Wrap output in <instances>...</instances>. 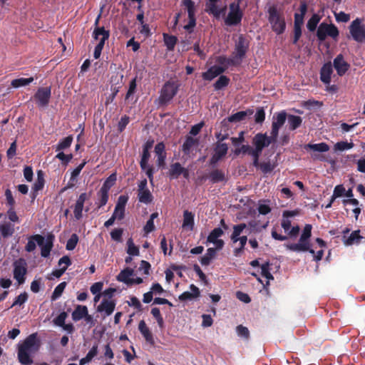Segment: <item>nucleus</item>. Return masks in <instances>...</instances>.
<instances>
[{
	"instance_id": "nucleus-1",
	"label": "nucleus",
	"mask_w": 365,
	"mask_h": 365,
	"mask_svg": "<svg viewBox=\"0 0 365 365\" xmlns=\"http://www.w3.org/2000/svg\"><path fill=\"white\" fill-rule=\"evenodd\" d=\"M39 342L36 334L29 335L18 345V359L22 365L33 364L32 355L39 349Z\"/></svg>"
},
{
	"instance_id": "nucleus-2",
	"label": "nucleus",
	"mask_w": 365,
	"mask_h": 365,
	"mask_svg": "<svg viewBox=\"0 0 365 365\" xmlns=\"http://www.w3.org/2000/svg\"><path fill=\"white\" fill-rule=\"evenodd\" d=\"M268 21L274 32L282 34L286 29V22L283 11L276 5L270 6L267 9Z\"/></svg>"
},
{
	"instance_id": "nucleus-3",
	"label": "nucleus",
	"mask_w": 365,
	"mask_h": 365,
	"mask_svg": "<svg viewBox=\"0 0 365 365\" xmlns=\"http://www.w3.org/2000/svg\"><path fill=\"white\" fill-rule=\"evenodd\" d=\"M181 3L188 16V22L183 26V28L187 32L191 33L196 26L197 5L192 0H182Z\"/></svg>"
},
{
	"instance_id": "nucleus-4",
	"label": "nucleus",
	"mask_w": 365,
	"mask_h": 365,
	"mask_svg": "<svg viewBox=\"0 0 365 365\" xmlns=\"http://www.w3.org/2000/svg\"><path fill=\"white\" fill-rule=\"evenodd\" d=\"M241 0L237 2H232L230 4L229 12L225 19V23L227 26H235L239 24L242 19V11L240 7Z\"/></svg>"
},
{
	"instance_id": "nucleus-5",
	"label": "nucleus",
	"mask_w": 365,
	"mask_h": 365,
	"mask_svg": "<svg viewBox=\"0 0 365 365\" xmlns=\"http://www.w3.org/2000/svg\"><path fill=\"white\" fill-rule=\"evenodd\" d=\"M178 91V84L174 81H167L163 86L160 95V101L161 103L166 104L170 102L173 97L177 94Z\"/></svg>"
},
{
	"instance_id": "nucleus-6",
	"label": "nucleus",
	"mask_w": 365,
	"mask_h": 365,
	"mask_svg": "<svg viewBox=\"0 0 365 365\" xmlns=\"http://www.w3.org/2000/svg\"><path fill=\"white\" fill-rule=\"evenodd\" d=\"M349 32L353 39L359 43H365V24L357 18L349 26Z\"/></svg>"
},
{
	"instance_id": "nucleus-7",
	"label": "nucleus",
	"mask_w": 365,
	"mask_h": 365,
	"mask_svg": "<svg viewBox=\"0 0 365 365\" xmlns=\"http://www.w3.org/2000/svg\"><path fill=\"white\" fill-rule=\"evenodd\" d=\"M339 36V30L334 24H328L327 23H322L319 24L317 31V36L319 41H323L327 36H330L334 39H336Z\"/></svg>"
},
{
	"instance_id": "nucleus-8",
	"label": "nucleus",
	"mask_w": 365,
	"mask_h": 365,
	"mask_svg": "<svg viewBox=\"0 0 365 365\" xmlns=\"http://www.w3.org/2000/svg\"><path fill=\"white\" fill-rule=\"evenodd\" d=\"M14 278L17 281L19 284L25 282L26 274L27 273L26 262L25 259L19 258L16 260L14 264Z\"/></svg>"
},
{
	"instance_id": "nucleus-9",
	"label": "nucleus",
	"mask_w": 365,
	"mask_h": 365,
	"mask_svg": "<svg viewBox=\"0 0 365 365\" xmlns=\"http://www.w3.org/2000/svg\"><path fill=\"white\" fill-rule=\"evenodd\" d=\"M287 120V113L284 110L277 113L273 115L272 130L270 134L272 138H277L279 134V130L284 124Z\"/></svg>"
},
{
	"instance_id": "nucleus-10",
	"label": "nucleus",
	"mask_w": 365,
	"mask_h": 365,
	"mask_svg": "<svg viewBox=\"0 0 365 365\" xmlns=\"http://www.w3.org/2000/svg\"><path fill=\"white\" fill-rule=\"evenodd\" d=\"M276 140L277 138H272L271 134L270 136H267L266 133H257L254 137L252 143L255 148L262 151L264 148L269 146L272 143H274Z\"/></svg>"
},
{
	"instance_id": "nucleus-11",
	"label": "nucleus",
	"mask_w": 365,
	"mask_h": 365,
	"mask_svg": "<svg viewBox=\"0 0 365 365\" xmlns=\"http://www.w3.org/2000/svg\"><path fill=\"white\" fill-rule=\"evenodd\" d=\"M223 235V230L220 227H216L211 231L207 238L206 244L211 243L215 246L217 250L223 248L225 242L222 240L220 239Z\"/></svg>"
},
{
	"instance_id": "nucleus-12",
	"label": "nucleus",
	"mask_w": 365,
	"mask_h": 365,
	"mask_svg": "<svg viewBox=\"0 0 365 365\" xmlns=\"http://www.w3.org/2000/svg\"><path fill=\"white\" fill-rule=\"evenodd\" d=\"M51 88L41 87L39 88L34 95V98L39 107H46L51 98Z\"/></svg>"
},
{
	"instance_id": "nucleus-13",
	"label": "nucleus",
	"mask_w": 365,
	"mask_h": 365,
	"mask_svg": "<svg viewBox=\"0 0 365 365\" xmlns=\"http://www.w3.org/2000/svg\"><path fill=\"white\" fill-rule=\"evenodd\" d=\"M287 250L293 252H307L309 251L311 254H314V250L311 248L310 242L308 240H304L302 237L299 238V242L294 244L284 245Z\"/></svg>"
},
{
	"instance_id": "nucleus-14",
	"label": "nucleus",
	"mask_w": 365,
	"mask_h": 365,
	"mask_svg": "<svg viewBox=\"0 0 365 365\" xmlns=\"http://www.w3.org/2000/svg\"><path fill=\"white\" fill-rule=\"evenodd\" d=\"M34 237L36 238L37 245L41 247V256L43 257H48L53 247L52 240L48 237L45 240L41 235H35Z\"/></svg>"
},
{
	"instance_id": "nucleus-15",
	"label": "nucleus",
	"mask_w": 365,
	"mask_h": 365,
	"mask_svg": "<svg viewBox=\"0 0 365 365\" xmlns=\"http://www.w3.org/2000/svg\"><path fill=\"white\" fill-rule=\"evenodd\" d=\"M128 200V197L125 195H120L118 198L112 216L118 220H121L125 216V206Z\"/></svg>"
},
{
	"instance_id": "nucleus-16",
	"label": "nucleus",
	"mask_w": 365,
	"mask_h": 365,
	"mask_svg": "<svg viewBox=\"0 0 365 365\" xmlns=\"http://www.w3.org/2000/svg\"><path fill=\"white\" fill-rule=\"evenodd\" d=\"M115 307V302L112 299L103 298L97 307V312L103 315V318L112 314Z\"/></svg>"
},
{
	"instance_id": "nucleus-17",
	"label": "nucleus",
	"mask_w": 365,
	"mask_h": 365,
	"mask_svg": "<svg viewBox=\"0 0 365 365\" xmlns=\"http://www.w3.org/2000/svg\"><path fill=\"white\" fill-rule=\"evenodd\" d=\"M228 150V146L226 143H217L214 153L210 158V164L215 165L217 163L222 157H224Z\"/></svg>"
},
{
	"instance_id": "nucleus-18",
	"label": "nucleus",
	"mask_w": 365,
	"mask_h": 365,
	"mask_svg": "<svg viewBox=\"0 0 365 365\" xmlns=\"http://www.w3.org/2000/svg\"><path fill=\"white\" fill-rule=\"evenodd\" d=\"M333 66L338 75L343 76L349 69V64L344 60L341 54H339L333 61Z\"/></svg>"
},
{
	"instance_id": "nucleus-19",
	"label": "nucleus",
	"mask_w": 365,
	"mask_h": 365,
	"mask_svg": "<svg viewBox=\"0 0 365 365\" xmlns=\"http://www.w3.org/2000/svg\"><path fill=\"white\" fill-rule=\"evenodd\" d=\"M219 1H207L205 5V11L209 14L213 15L215 18H219L225 11L226 7L220 8L218 5Z\"/></svg>"
},
{
	"instance_id": "nucleus-20",
	"label": "nucleus",
	"mask_w": 365,
	"mask_h": 365,
	"mask_svg": "<svg viewBox=\"0 0 365 365\" xmlns=\"http://www.w3.org/2000/svg\"><path fill=\"white\" fill-rule=\"evenodd\" d=\"M109 36V31L105 30L103 27H96L93 33V37L95 40L98 41L97 44L101 43L103 48L104 47L106 41L108 39Z\"/></svg>"
},
{
	"instance_id": "nucleus-21",
	"label": "nucleus",
	"mask_w": 365,
	"mask_h": 365,
	"mask_svg": "<svg viewBox=\"0 0 365 365\" xmlns=\"http://www.w3.org/2000/svg\"><path fill=\"white\" fill-rule=\"evenodd\" d=\"M349 230L346 229L344 231V243L345 245L350 246L354 244H359L362 237L359 235V230H355L352 232L348 237L346 234H348Z\"/></svg>"
},
{
	"instance_id": "nucleus-22",
	"label": "nucleus",
	"mask_w": 365,
	"mask_h": 365,
	"mask_svg": "<svg viewBox=\"0 0 365 365\" xmlns=\"http://www.w3.org/2000/svg\"><path fill=\"white\" fill-rule=\"evenodd\" d=\"M247 42L245 38L240 36L235 46V57L241 59L246 53L247 49Z\"/></svg>"
},
{
	"instance_id": "nucleus-23",
	"label": "nucleus",
	"mask_w": 365,
	"mask_h": 365,
	"mask_svg": "<svg viewBox=\"0 0 365 365\" xmlns=\"http://www.w3.org/2000/svg\"><path fill=\"white\" fill-rule=\"evenodd\" d=\"M134 276V270L131 268L127 267L120 271L117 276V280L124 284L130 286L132 278Z\"/></svg>"
},
{
	"instance_id": "nucleus-24",
	"label": "nucleus",
	"mask_w": 365,
	"mask_h": 365,
	"mask_svg": "<svg viewBox=\"0 0 365 365\" xmlns=\"http://www.w3.org/2000/svg\"><path fill=\"white\" fill-rule=\"evenodd\" d=\"M225 71V68L213 66L202 75L204 80L211 81Z\"/></svg>"
},
{
	"instance_id": "nucleus-25",
	"label": "nucleus",
	"mask_w": 365,
	"mask_h": 365,
	"mask_svg": "<svg viewBox=\"0 0 365 365\" xmlns=\"http://www.w3.org/2000/svg\"><path fill=\"white\" fill-rule=\"evenodd\" d=\"M86 193H81L76 200L73 210V214L76 220H79L82 217L84 202L86 200Z\"/></svg>"
},
{
	"instance_id": "nucleus-26",
	"label": "nucleus",
	"mask_w": 365,
	"mask_h": 365,
	"mask_svg": "<svg viewBox=\"0 0 365 365\" xmlns=\"http://www.w3.org/2000/svg\"><path fill=\"white\" fill-rule=\"evenodd\" d=\"M190 291L184 292L182 293L179 299L181 301H186V300H192L195 298H197L200 295V289L198 287H197L194 284H191L190 286Z\"/></svg>"
},
{
	"instance_id": "nucleus-27",
	"label": "nucleus",
	"mask_w": 365,
	"mask_h": 365,
	"mask_svg": "<svg viewBox=\"0 0 365 365\" xmlns=\"http://www.w3.org/2000/svg\"><path fill=\"white\" fill-rule=\"evenodd\" d=\"M332 66L331 63H328L324 64L322 69L320 73V78L321 81L324 83L325 84H329L331 82V76L332 73Z\"/></svg>"
},
{
	"instance_id": "nucleus-28",
	"label": "nucleus",
	"mask_w": 365,
	"mask_h": 365,
	"mask_svg": "<svg viewBox=\"0 0 365 365\" xmlns=\"http://www.w3.org/2000/svg\"><path fill=\"white\" fill-rule=\"evenodd\" d=\"M138 329L147 342L150 344H154L153 334H151L149 328L147 327L145 322L143 320L139 322Z\"/></svg>"
},
{
	"instance_id": "nucleus-29",
	"label": "nucleus",
	"mask_w": 365,
	"mask_h": 365,
	"mask_svg": "<svg viewBox=\"0 0 365 365\" xmlns=\"http://www.w3.org/2000/svg\"><path fill=\"white\" fill-rule=\"evenodd\" d=\"M182 228L189 231L194 228V215L188 210L183 212Z\"/></svg>"
},
{
	"instance_id": "nucleus-30",
	"label": "nucleus",
	"mask_w": 365,
	"mask_h": 365,
	"mask_svg": "<svg viewBox=\"0 0 365 365\" xmlns=\"http://www.w3.org/2000/svg\"><path fill=\"white\" fill-rule=\"evenodd\" d=\"M14 225L11 222L0 223V233L3 237H11L14 232Z\"/></svg>"
},
{
	"instance_id": "nucleus-31",
	"label": "nucleus",
	"mask_w": 365,
	"mask_h": 365,
	"mask_svg": "<svg viewBox=\"0 0 365 365\" xmlns=\"http://www.w3.org/2000/svg\"><path fill=\"white\" fill-rule=\"evenodd\" d=\"M88 308L84 305H77L72 312V319L78 322L87 315Z\"/></svg>"
},
{
	"instance_id": "nucleus-32",
	"label": "nucleus",
	"mask_w": 365,
	"mask_h": 365,
	"mask_svg": "<svg viewBox=\"0 0 365 365\" xmlns=\"http://www.w3.org/2000/svg\"><path fill=\"white\" fill-rule=\"evenodd\" d=\"M216 248L210 247L207 250L206 253L201 257L200 263L203 266L209 265L216 256Z\"/></svg>"
},
{
	"instance_id": "nucleus-33",
	"label": "nucleus",
	"mask_w": 365,
	"mask_h": 365,
	"mask_svg": "<svg viewBox=\"0 0 365 365\" xmlns=\"http://www.w3.org/2000/svg\"><path fill=\"white\" fill-rule=\"evenodd\" d=\"M287 125L289 126V129L291 130H294L299 128L302 123V118L298 115H287Z\"/></svg>"
},
{
	"instance_id": "nucleus-34",
	"label": "nucleus",
	"mask_w": 365,
	"mask_h": 365,
	"mask_svg": "<svg viewBox=\"0 0 365 365\" xmlns=\"http://www.w3.org/2000/svg\"><path fill=\"white\" fill-rule=\"evenodd\" d=\"M246 227L247 226L245 223H240L233 226V232L230 236V239L233 243H237L238 242V238L240 237V235Z\"/></svg>"
},
{
	"instance_id": "nucleus-35",
	"label": "nucleus",
	"mask_w": 365,
	"mask_h": 365,
	"mask_svg": "<svg viewBox=\"0 0 365 365\" xmlns=\"http://www.w3.org/2000/svg\"><path fill=\"white\" fill-rule=\"evenodd\" d=\"M183 172V167L179 163L170 165L168 175L171 179H177Z\"/></svg>"
},
{
	"instance_id": "nucleus-36",
	"label": "nucleus",
	"mask_w": 365,
	"mask_h": 365,
	"mask_svg": "<svg viewBox=\"0 0 365 365\" xmlns=\"http://www.w3.org/2000/svg\"><path fill=\"white\" fill-rule=\"evenodd\" d=\"M97 354H98V346L94 345L87 353L86 356L80 360L79 364L85 365L86 364L89 363L93 359V358L97 355Z\"/></svg>"
},
{
	"instance_id": "nucleus-37",
	"label": "nucleus",
	"mask_w": 365,
	"mask_h": 365,
	"mask_svg": "<svg viewBox=\"0 0 365 365\" xmlns=\"http://www.w3.org/2000/svg\"><path fill=\"white\" fill-rule=\"evenodd\" d=\"M306 148H309L314 152L324 153L329 150V146L326 143H320L317 144H307Z\"/></svg>"
},
{
	"instance_id": "nucleus-38",
	"label": "nucleus",
	"mask_w": 365,
	"mask_h": 365,
	"mask_svg": "<svg viewBox=\"0 0 365 365\" xmlns=\"http://www.w3.org/2000/svg\"><path fill=\"white\" fill-rule=\"evenodd\" d=\"M73 137L71 135L67 136L59 141L56 147V151H63V150L69 148L72 143Z\"/></svg>"
},
{
	"instance_id": "nucleus-39",
	"label": "nucleus",
	"mask_w": 365,
	"mask_h": 365,
	"mask_svg": "<svg viewBox=\"0 0 365 365\" xmlns=\"http://www.w3.org/2000/svg\"><path fill=\"white\" fill-rule=\"evenodd\" d=\"M44 177L43 173L41 170L37 172V179L34 184L33 190L35 192L42 190L44 186Z\"/></svg>"
},
{
	"instance_id": "nucleus-40",
	"label": "nucleus",
	"mask_w": 365,
	"mask_h": 365,
	"mask_svg": "<svg viewBox=\"0 0 365 365\" xmlns=\"http://www.w3.org/2000/svg\"><path fill=\"white\" fill-rule=\"evenodd\" d=\"M33 81H34L33 77H30L28 78H20L13 80L11 81V84L14 88H20L22 86H27L29 83H32Z\"/></svg>"
},
{
	"instance_id": "nucleus-41",
	"label": "nucleus",
	"mask_w": 365,
	"mask_h": 365,
	"mask_svg": "<svg viewBox=\"0 0 365 365\" xmlns=\"http://www.w3.org/2000/svg\"><path fill=\"white\" fill-rule=\"evenodd\" d=\"M153 197L150 190H138V200L140 202L148 204L152 201Z\"/></svg>"
},
{
	"instance_id": "nucleus-42",
	"label": "nucleus",
	"mask_w": 365,
	"mask_h": 365,
	"mask_svg": "<svg viewBox=\"0 0 365 365\" xmlns=\"http://www.w3.org/2000/svg\"><path fill=\"white\" fill-rule=\"evenodd\" d=\"M127 253L130 256H138L140 254L139 248L134 244L132 238H129L126 242Z\"/></svg>"
},
{
	"instance_id": "nucleus-43",
	"label": "nucleus",
	"mask_w": 365,
	"mask_h": 365,
	"mask_svg": "<svg viewBox=\"0 0 365 365\" xmlns=\"http://www.w3.org/2000/svg\"><path fill=\"white\" fill-rule=\"evenodd\" d=\"M354 145L352 142L348 143L346 141H340L337 142L334 145V149L335 151H344L351 149Z\"/></svg>"
},
{
	"instance_id": "nucleus-44",
	"label": "nucleus",
	"mask_w": 365,
	"mask_h": 365,
	"mask_svg": "<svg viewBox=\"0 0 365 365\" xmlns=\"http://www.w3.org/2000/svg\"><path fill=\"white\" fill-rule=\"evenodd\" d=\"M197 144V141L196 139H194L192 137H187L183 145H182V150L185 153H189L191 148Z\"/></svg>"
},
{
	"instance_id": "nucleus-45",
	"label": "nucleus",
	"mask_w": 365,
	"mask_h": 365,
	"mask_svg": "<svg viewBox=\"0 0 365 365\" xmlns=\"http://www.w3.org/2000/svg\"><path fill=\"white\" fill-rule=\"evenodd\" d=\"M230 82V79L225 76H220L217 81L214 84V88L216 91L221 90L226 87Z\"/></svg>"
},
{
	"instance_id": "nucleus-46",
	"label": "nucleus",
	"mask_w": 365,
	"mask_h": 365,
	"mask_svg": "<svg viewBox=\"0 0 365 365\" xmlns=\"http://www.w3.org/2000/svg\"><path fill=\"white\" fill-rule=\"evenodd\" d=\"M66 287V282H65L60 283L57 287H56V288L54 289V291L52 294L51 299L53 301H55L57 299H58L61 296L62 293L63 292Z\"/></svg>"
},
{
	"instance_id": "nucleus-47",
	"label": "nucleus",
	"mask_w": 365,
	"mask_h": 365,
	"mask_svg": "<svg viewBox=\"0 0 365 365\" xmlns=\"http://www.w3.org/2000/svg\"><path fill=\"white\" fill-rule=\"evenodd\" d=\"M320 21V18L317 14H313L307 22V27L310 31H314Z\"/></svg>"
},
{
	"instance_id": "nucleus-48",
	"label": "nucleus",
	"mask_w": 365,
	"mask_h": 365,
	"mask_svg": "<svg viewBox=\"0 0 365 365\" xmlns=\"http://www.w3.org/2000/svg\"><path fill=\"white\" fill-rule=\"evenodd\" d=\"M247 113L246 111H239L236 113L230 115L228 118V121L231 123H237L240 122L245 118L247 116Z\"/></svg>"
},
{
	"instance_id": "nucleus-49",
	"label": "nucleus",
	"mask_w": 365,
	"mask_h": 365,
	"mask_svg": "<svg viewBox=\"0 0 365 365\" xmlns=\"http://www.w3.org/2000/svg\"><path fill=\"white\" fill-rule=\"evenodd\" d=\"M210 178L213 182H217L224 180L225 175L222 171L215 170L210 173Z\"/></svg>"
},
{
	"instance_id": "nucleus-50",
	"label": "nucleus",
	"mask_w": 365,
	"mask_h": 365,
	"mask_svg": "<svg viewBox=\"0 0 365 365\" xmlns=\"http://www.w3.org/2000/svg\"><path fill=\"white\" fill-rule=\"evenodd\" d=\"M164 42L168 49L171 51L176 44L177 38L173 36L164 35Z\"/></svg>"
},
{
	"instance_id": "nucleus-51",
	"label": "nucleus",
	"mask_w": 365,
	"mask_h": 365,
	"mask_svg": "<svg viewBox=\"0 0 365 365\" xmlns=\"http://www.w3.org/2000/svg\"><path fill=\"white\" fill-rule=\"evenodd\" d=\"M78 237L76 234H73L66 242V250H73L77 245Z\"/></svg>"
},
{
	"instance_id": "nucleus-52",
	"label": "nucleus",
	"mask_w": 365,
	"mask_h": 365,
	"mask_svg": "<svg viewBox=\"0 0 365 365\" xmlns=\"http://www.w3.org/2000/svg\"><path fill=\"white\" fill-rule=\"evenodd\" d=\"M269 264L268 262L264 263L261 266L262 274L263 277H264L267 279V284H269V280L274 279L273 276L272 275V274L269 272Z\"/></svg>"
},
{
	"instance_id": "nucleus-53",
	"label": "nucleus",
	"mask_w": 365,
	"mask_h": 365,
	"mask_svg": "<svg viewBox=\"0 0 365 365\" xmlns=\"http://www.w3.org/2000/svg\"><path fill=\"white\" fill-rule=\"evenodd\" d=\"M150 153L147 150H143V154L141 157V160L140 162V168L143 170H145L146 168L148 166V160L150 158Z\"/></svg>"
},
{
	"instance_id": "nucleus-54",
	"label": "nucleus",
	"mask_w": 365,
	"mask_h": 365,
	"mask_svg": "<svg viewBox=\"0 0 365 365\" xmlns=\"http://www.w3.org/2000/svg\"><path fill=\"white\" fill-rule=\"evenodd\" d=\"M108 191L106 188H101L99 194H100V205L99 207H103L106 205L108 200Z\"/></svg>"
},
{
	"instance_id": "nucleus-55",
	"label": "nucleus",
	"mask_w": 365,
	"mask_h": 365,
	"mask_svg": "<svg viewBox=\"0 0 365 365\" xmlns=\"http://www.w3.org/2000/svg\"><path fill=\"white\" fill-rule=\"evenodd\" d=\"M28 299V295L26 292L20 294L14 300L10 308L16 306L24 304Z\"/></svg>"
},
{
	"instance_id": "nucleus-56",
	"label": "nucleus",
	"mask_w": 365,
	"mask_h": 365,
	"mask_svg": "<svg viewBox=\"0 0 365 365\" xmlns=\"http://www.w3.org/2000/svg\"><path fill=\"white\" fill-rule=\"evenodd\" d=\"M150 269V264L145 260H142L138 267V271L146 275H149Z\"/></svg>"
},
{
	"instance_id": "nucleus-57",
	"label": "nucleus",
	"mask_w": 365,
	"mask_h": 365,
	"mask_svg": "<svg viewBox=\"0 0 365 365\" xmlns=\"http://www.w3.org/2000/svg\"><path fill=\"white\" fill-rule=\"evenodd\" d=\"M66 318H67L66 312H63L60 313L58 314V316L56 317L53 319V323L56 326L61 327V326L64 325Z\"/></svg>"
},
{
	"instance_id": "nucleus-58",
	"label": "nucleus",
	"mask_w": 365,
	"mask_h": 365,
	"mask_svg": "<svg viewBox=\"0 0 365 365\" xmlns=\"http://www.w3.org/2000/svg\"><path fill=\"white\" fill-rule=\"evenodd\" d=\"M236 331H237L238 336L246 339H248L250 332L247 327H245L242 325H239L236 328Z\"/></svg>"
},
{
	"instance_id": "nucleus-59",
	"label": "nucleus",
	"mask_w": 365,
	"mask_h": 365,
	"mask_svg": "<svg viewBox=\"0 0 365 365\" xmlns=\"http://www.w3.org/2000/svg\"><path fill=\"white\" fill-rule=\"evenodd\" d=\"M116 180V176L115 174L110 175L107 180L103 183L102 188H106L107 190H109L110 188L114 185Z\"/></svg>"
},
{
	"instance_id": "nucleus-60",
	"label": "nucleus",
	"mask_w": 365,
	"mask_h": 365,
	"mask_svg": "<svg viewBox=\"0 0 365 365\" xmlns=\"http://www.w3.org/2000/svg\"><path fill=\"white\" fill-rule=\"evenodd\" d=\"M58 264L61 268H65L66 271L68 266L71 264V259L69 258L68 256H63L61 258H60Z\"/></svg>"
},
{
	"instance_id": "nucleus-61",
	"label": "nucleus",
	"mask_w": 365,
	"mask_h": 365,
	"mask_svg": "<svg viewBox=\"0 0 365 365\" xmlns=\"http://www.w3.org/2000/svg\"><path fill=\"white\" fill-rule=\"evenodd\" d=\"M274 166L270 162H264L260 163L259 168L264 174L272 172Z\"/></svg>"
},
{
	"instance_id": "nucleus-62",
	"label": "nucleus",
	"mask_w": 365,
	"mask_h": 365,
	"mask_svg": "<svg viewBox=\"0 0 365 365\" xmlns=\"http://www.w3.org/2000/svg\"><path fill=\"white\" fill-rule=\"evenodd\" d=\"M336 20L339 22H347L350 19V16L343 11L334 13Z\"/></svg>"
},
{
	"instance_id": "nucleus-63",
	"label": "nucleus",
	"mask_w": 365,
	"mask_h": 365,
	"mask_svg": "<svg viewBox=\"0 0 365 365\" xmlns=\"http://www.w3.org/2000/svg\"><path fill=\"white\" fill-rule=\"evenodd\" d=\"M123 232V229L121 228L114 229L110 232V237L113 240L120 242L121 241Z\"/></svg>"
},
{
	"instance_id": "nucleus-64",
	"label": "nucleus",
	"mask_w": 365,
	"mask_h": 365,
	"mask_svg": "<svg viewBox=\"0 0 365 365\" xmlns=\"http://www.w3.org/2000/svg\"><path fill=\"white\" fill-rule=\"evenodd\" d=\"M36 244H37V242L36 241V238H34V235H33L29 238V240L26 245L25 250L29 252H32L36 249Z\"/></svg>"
}]
</instances>
